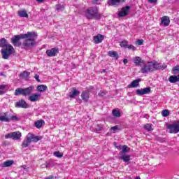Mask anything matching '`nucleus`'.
Returning <instances> with one entry per match:
<instances>
[{"instance_id": "4", "label": "nucleus", "mask_w": 179, "mask_h": 179, "mask_svg": "<svg viewBox=\"0 0 179 179\" xmlns=\"http://www.w3.org/2000/svg\"><path fill=\"white\" fill-rule=\"evenodd\" d=\"M85 15L87 19H94L99 16V9L97 7H90L85 10Z\"/></svg>"}, {"instance_id": "13", "label": "nucleus", "mask_w": 179, "mask_h": 179, "mask_svg": "<svg viewBox=\"0 0 179 179\" xmlns=\"http://www.w3.org/2000/svg\"><path fill=\"white\" fill-rule=\"evenodd\" d=\"M161 24L162 26H164V27H167V26L170 25V17L169 16H163L161 18Z\"/></svg>"}, {"instance_id": "48", "label": "nucleus", "mask_w": 179, "mask_h": 179, "mask_svg": "<svg viewBox=\"0 0 179 179\" xmlns=\"http://www.w3.org/2000/svg\"><path fill=\"white\" fill-rule=\"evenodd\" d=\"M34 78L36 79V80H37V82H40V76H38V74H36Z\"/></svg>"}, {"instance_id": "29", "label": "nucleus", "mask_w": 179, "mask_h": 179, "mask_svg": "<svg viewBox=\"0 0 179 179\" xmlns=\"http://www.w3.org/2000/svg\"><path fill=\"white\" fill-rule=\"evenodd\" d=\"M108 55L112 58H118V53L115 51H109Z\"/></svg>"}, {"instance_id": "21", "label": "nucleus", "mask_w": 179, "mask_h": 179, "mask_svg": "<svg viewBox=\"0 0 179 179\" xmlns=\"http://www.w3.org/2000/svg\"><path fill=\"white\" fill-rule=\"evenodd\" d=\"M18 16H20V17H29V14H27L26 10H20L18 11Z\"/></svg>"}, {"instance_id": "49", "label": "nucleus", "mask_w": 179, "mask_h": 179, "mask_svg": "<svg viewBox=\"0 0 179 179\" xmlns=\"http://www.w3.org/2000/svg\"><path fill=\"white\" fill-rule=\"evenodd\" d=\"M6 87L5 85H0V90H4V89Z\"/></svg>"}, {"instance_id": "10", "label": "nucleus", "mask_w": 179, "mask_h": 179, "mask_svg": "<svg viewBox=\"0 0 179 179\" xmlns=\"http://www.w3.org/2000/svg\"><path fill=\"white\" fill-rule=\"evenodd\" d=\"M41 136H34L31 133H29L27 136V141H29V142H38V141H41Z\"/></svg>"}, {"instance_id": "22", "label": "nucleus", "mask_w": 179, "mask_h": 179, "mask_svg": "<svg viewBox=\"0 0 179 179\" xmlns=\"http://www.w3.org/2000/svg\"><path fill=\"white\" fill-rule=\"evenodd\" d=\"M20 40V36H14L13 38H11V43L13 45H18L19 41Z\"/></svg>"}, {"instance_id": "27", "label": "nucleus", "mask_w": 179, "mask_h": 179, "mask_svg": "<svg viewBox=\"0 0 179 179\" xmlns=\"http://www.w3.org/2000/svg\"><path fill=\"white\" fill-rule=\"evenodd\" d=\"M120 1H108V6H115L117 7L120 5Z\"/></svg>"}, {"instance_id": "16", "label": "nucleus", "mask_w": 179, "mask_h": 179, "mask_svg": "<svg viewBox=\"0 0 179 179\" xmlns=\"http://www.w3.org/2000/svg\"><path fill=\"white\" fill-rule=\"evenodd\" d=\"M0 121L2 122H9V113L6 112L0 114Z\"/></svg>"}, {"instance_id": "51", "label": "nucleus", "mask_w": 179, "mask_h": 179, "mask_svg": "<svg viewBox=\"0 0 179 179\" xmlns=\"http://www.w3.org/2000/svg\"><path fill=\"white\" fill-rule=\"evenodd\" d=\"M2 94H5V91L3 90H0V96H2Z\"/></svg>"}, {"instance_id": "32", "label": "nucleus", "mask_w": 179, "mask_h": 179, "mask_svg": "<svg viewBox=\"0 0 179 179\" xmlns=\"http://www.w3.org/2000/svg\"><path fill=\"white\" fill-rule=\"evenodd\" d=\"M29 75H30V73H29L27 71H24V72L20 73V76L22 79H27L29 78Z\"/></svg>"}, {"instance_id": "17", "label": "nucleus", "mask_w": 179, "mask_h": 179, "mask_svg": "<svg viewBox=\"0 0 179 179\" xmlns=\"http://www.w3.org/2000/svg\"><path fill=\"white\" fill-rule=\"evenodd\" d=\"M46 54L48 57H55L58 54V49L54 48L50 50H46Z\"/></svg>"}, {"instance_id": "26", "label": "nucleus", "mask_w": 179, "mask_h": 179, "mask_svg": "<svg viewBox=\"0 0 179 179\" xmlns=\"http://www.w3.org/2000/svg\"><path fill=\"white\" fill-rule=\"evenodd\" d=\"M141 81V79L138 80H134L131 82V83L129 85V87H138L139 86V82Z\"/></svg>"}, {"instance_id": "47", "label": "nucleus", "mask_w": 179, "mask_h": 179, "mask_svg": "<svg viewBox=\"0 0 179 179\" xmlns=\"http://www.w3.org/2000/svg\"><path fill=\"white\" fill-rule=\"evenodd\" d=\"M159 68L157 69H166V68H167V65L166 64H163L162 66H160V64H159Z\"/></svg>"}, {"instance_id": "52", "label": "nucleus", "mask_w": 179, "mask_h": 179, "mask_svg": "<svg viewBox=\"0 0 179 179\" xmlns=\"http://www.w3.org/2000/svg\"><path fill=\"white\" fill-rule=\"evenodd\" d=\"M45 179H54V176H48L45 178Z\"/></svg>"}, {"instance_id": "20", "label": "nucleus", "mask_w": 179, "mask_h": 179, "mask_svg": "<svg viewBox=\"0 0 179 179\" xmlns=\"http://www.w3.org/2000/svg\"><path fill=\"white\" fill-rule=\"evenodd\" d=\"M8 120H9V122H10V121H13V122L20 121V118H19V117H17V115H12L10 113H9Z\"/></svg>"}, {"instance_id": "37", "label": "nucleus", "mask_w": 179, "mask_h": 179, "mask_svg": "<svg viewBox=\"0 0 179 179\" xmlns=\"http://www.w3.org/2000/svg\"><path fill=\"white\" fill-rule=\"evenodd\" d=\"M55 9L56 10H57L58 12H59L60 10H64V4H58L55 6Z\"/></svg>"}, {"instance_id": "8", "label": "nucleus", "mask_w": 179, "mask_h": 179, "mask_svg": "<svg viewBox=\"0 0 179 179\" xmlns=\"http://www.w3.org/2000/svg\"><path fill=\"white\" fill-rule=\"evenodd\" d=\"M20 138H22V133L20 131H14L13 133L7 134L5 135L6 139L17 140L20 139Z\"/></svg>"}, {"instance_id": "28", "label": "nucleus", "mask_w": 179, "mask_h": 179, "mask_svg": "<svg viewBox=\"0 0 179 179\" xmlns=\"http://www.w3.org/2000/svg\"><path fill=\"white\" fill-rule=\"evenodd\" d=\"M112 114L113 117H121V112H120L118 109H113L112 110Z\"/></svg>"}, {"instance_id": "54", "label": "nucleus", "mask_w": 179, "mask_h": 179, "mask_svg": "<svg viewBox=\"0 0 179 179\" xmlns=\"http://www.w3.org/2000/svg\"><path fill=\"white\" fill-rule=\"evenodd\" d=\"M135 179H141V177L137 176V177H136V178H135Z\"/></svg>"}, {"instance_id": "46", "label": "nucleus", "mask_w": 179, "mask_h": 179, "mask_svg": "<svg viewBox=\"0 0 179 179\" xmlns=\"http://www.w3.org/2000/svg\"><path fill=\"white\" fill-rule=\"evenodd\" d=\"M106 92L100 91V92H99V96H101V97H103V96H106Z\"/></svg>"}, {"instance_id": "19", "label": "nucleus", "mask_w": 179, "mask_h": 179, "mask_svg": "<svg viewBox=\"0 0 179 179\" xmlns=\"http://www.w3.org/2000/svg\"><path fill=\"white\" fill-rule=\"evenodd\" d=\"M89 91H83L81 94V98L85 102L89 101Z\"/></svg>"}, {"instance_id": "1", "label": "nucleus", "mask_w": 179, "mask_h": 179, "mask_svg": "<svg viewBox=\"0 0 179 179\" xmlns=\"http://www.w3.org/2000/svg\"><path fill=\"white\" fill-rule=\"evenodd\" d=\"M22 38H27L22 43L24 48L27 50V48H31L36 45V38H37V34L36 32H27V34L21 35Z\"/></svg>"}, {"instance_id": "36", "label": "nucleus", "mask_w": 179, "mask_h": 179, "mask_svg": "<svg viewBox=\"0 0 179 179\" xmlns=\"http://www.w3.org/2000/svg\"><path fill=\"white\" fill-rule=\"evenodd\" d=\"M53 155L55 156V157H58L59 159H61L64 156V153L60 152L59 151H55L53 152Z\"/></svg>"}, {"instance_id": "31", "label": "nucleus", "mask_w": 179, "mask_h": 179, "mask_svg": "<svg viewBox=\"0 0 179 179\" xmlns=\"http://www.w3.org/2000/svg\"><path fill=\"white\" fill-rule=\"evenodd\" d=\"M120 45L122 48H127L128 45H129L128 41H127V40L122 41L121 42H120Z\"/></svg>"}, {"instance_id": "33", "label": "nucleus", "mask_w": 179, "mask_h": 179, "mask_svg": "<svg viewBox=\"0 0 179 179\" xmlns=\"http://www.w3.org/2000/svg\"><path fill=\"white\" fill-rule=\"evenodd\" d=\"M156 1H148L145 3L147 8H152V6H155L156 5Z\"/></svg>"}, {"instance_id": "45", "label": "nucleus", "mask_w": 179, "mask_h": 179, "mask_svg": "<svg viewBox=\"0 0 179 179\" xmlns=\"http://www.w3.org/2000/svg\"><path fill=\"white\" fill-rule=\"evenodd\" d=\"M102 129H103V125L98 124L97 127L96 128V131H101Z\"/></svg>"}, {"instance_id": "53", "label": "nucleus", "mask_w": 179, "mask_h": 179, "mask_svg": "<svg viewBox=\"0 0 179 179\" xmlns=\"http://www.w3.org/2000/svg\"><path fill=\"white\" fill-rule=\"evenodd\" d=\"M176 78L178 79V82H179V74L178 76H176Z\"/></svg>"}, {"instance_id": "38", "label": "nucleus", "mask_w": 179, "mask_h": 179, "mask_svg": "<svg viewBox=\"0 0 179 179\" xmlns=\"http://www.w3.org/2000/svg\"><path fill=\"white\" fill-rule=\"evenodd\" d=\"M162 117H169L170 115V111L169 110H164L162 112Z\"/></svg>"}, {"instance_id": "35", "label": "nucleus", "mask_w": 179, "mask_h": 179, "mask_svg": "<svg viewBox=\"0 0 179 179\" xmlns=\"http://www.w3.org/2000/svg\"><path fill=\"white\" fill-rule=\"evenodd\" d=\"M119 148L123 153H127V152L129 151V148L127 145H120Z\"/></svg>"}, {"instance_id": "2", "label": "nucleus", "mask_w": 179, "mask_h": 179, "mask_svg": "<svg viewBox=\"0 0 179 179\" xmlns=\"http://www.w3.org/2000/svg\"><path fill=\"white\" fill-rule=\"evenodd\" d=\"M0 47H1L3 49H1V55L3 59H8L9 58V56L13 52V46L10 44H8V41H6V39L1 38L0 40Z\"/></svg>"}, {"instance_id": "34", "label": "nucleus", "mask_w": 179, "mask_h": 179, "mask_svg": "<svg viewBox=\"0 0 179 179\" xmlns=\"http://www.w3.org/2000/svg\"><path fill=\"white\" fill-rule=\"evenodd\" d=\"M169 80L171 83H176L178 82V80L177 78V76H170Z\"/></svg>"}, {"instance_id": "50", "label": "nucleus", "mask_w": 179, "mask_h": 179, "mask_svg": "<svg viewBox=\"0 0 179 179\" xmlns=\"http://www.w3.org/2000/svg\"><path fill=\"white\" fill-rule=\"evenodd\" d=\"M123 63H124V65L127 64H128V59H124L123 60Z\"/></svg>"}, {"instance_id": "11", "label": "nucleus", "mask_w": 179, "mask_h": 179, "mask_svg": "<svg viewBox=\"0 0 179 179\" xmlns=\"http://www.w3.org/2000/svg\"><path fill=\"white\" fill-rule=\"evenodd\" d=\"M41 97V94L34 93L29 95V96L28 97V100H29V101H31L32 103H35V101H38Z\"/></svg>"}, {"instance_id": "18", "label": "nucleus", "mask_w": 179, "mask_h": 179, "mask_svg": "<svg viewBox=\"0 0 179 179\" xmlns=\"http://www.w3.org/2000/svg\"><path fill=\"white\" fill-rule=\"evenodd\" d=\"M78 94H80V92L79 90H76V88L73 87L71 91L69 92V97L71 99H73L76 97Z\"/></svg>"}, {"instance_id": "42", "label": "nucleus", "mask_w": 179, "mask_h": 179, "mask_svg": "<svg viewBox=\"0 0 179 179\" xmlns=\"http://www.w3.org/2000/svg\"><path fill=\"white\" fill-rule=\"evenodd\" d=\"M136 45H143V39H138L135 42Z\"/></svg>"}, {"instance_id": "55", "label": "nucleus", "mask_w": 179, "mask_h": 179, "mask_svg": "<svg viewBox=\"0 0 179 179\" xmlns=\"http://www.w3.org/2000/svg\"><path fill=\"white\" fill-rule=\"evenodd\" d=\"M36 1H44V0H36Z\"/></svg>"}, {"instance_id": "6", "label": "nucleus", "mask_w": 179, "mask_h": 179, "mask_svg": "<svg viewBox=\"0 0 179 179\" xmlns=\"http://www.w3.org/2000/svg\"><path fill=\"white\" fill-rule=\"evenodd\" d=\"M168 129L170 134H178L179 132V120L168 125Z\"/></svg>"}, {"instance_id": "9", "label": "nucleus", "mask_w": 179, "mask_h": 179, "mask_svg": "<svg viewBox=\"0 0 179 179\" xmlns=\"http://www.w3.org/2000/svg\"><path fill=\"white\" fill-rule=\"evenodd\" d=\"M15 106L17 108H29V103H26L24 99H21L17 101Z\"/></svg>"}, {"instance_id": "56", "label": "nucleus", "mask_w": 179, "mask_h": 179, "mask_svg": "<svg viewBox=\"0 0 179 179\" xmlns=\"http://www.w3.org/2000/svg\"><path fill=\"white\" fill-rule=\"evenodd\" d=\"M149 1H157V0H149Z\"/></svg>"}, {"instance_id": "30", "label": "nucleus", "mask_w": 179, "mask_h": 179, "mask_svg": "<svg viewBox=\"0 0 179 179\" xmlns=\"http://www.w3.org/2000/svg\"><path fill=\"white\" fill-rule=\"evenodd\" d=\"M120 159H122L123 162H124L125 163H128V162H129L131 160V156L124 155L122 157H120Z\"/></svg>"}, {"instance_id": "40", "label": "nucleus", "mask_w": 179, "mask_h": 179, "mask_svg": "<svg viewBox=\"0 0 179 179\" xmlns=\"http://www.w3.org/2000/svg\"><path fill=\"white\" fill-rule=\"evenodd\" d=\"M30 143H31V142L29 141L27 139L24 141L22 146V148H27V146H29V145H30Z\"/></svg>"}, {"instance_id": "7", "label": "nucleus", "mask_w": 179, "mask_h": 179, "mask_svg": "<svg viewBox=\"0 0 179 179\" xmlns=\"http://www.w3.org/2000/svg\"><path fill=\"white\" fill-rule=\"evenodd\" d=\"M131 13V6H126L121 8V10L118 13L119 17H125V16H128Z\"/></svg>"}, {"instance_id": "25", "label": "nucleus", "mask_w": 179, "mask_h": 179, "mask_svg": "<svg viewBox=\"0 0 179 179\" xmlns=\"http://www.w3.org/2000/svg\"><path fill=\"white\" fill-rule=\"evenodd\" d=\"M13 160H8L1 164V167H10L13 164Z\"/></svg>"}, {"instance_id": "39", "label": "nucleus", "mask_w": 179, "mask_h": 179, "mask_svg": "<svg viewBox=\"0 0 179 179\" xmlns=\"http://www.w3.org/2000/svg\"><path fill=\"white\" fill-rule=\"evenodd\" d=\"M145 129L147 131H153V127L151 124H147L144 126Z\"/></svg>"}, {"instance_id": "12", "label": "nucleus", "mask_w": 179, "mask_h": 179, "mask_svg": "<svg viewBox=\"0 0 179 179\" xmlns=\"http://www.w3.org/2000/svg\"><path fill=\"white\" fill-rule=\"evenodd\" d=\"M150 92V87L141 88L136 90L138 96H143V94H149Z\"/></svg>"}, {"instance_id": "3", "label": "nucleus", "mask_w": 179, "mask_h": 179, "mask_svg": "<svg viewBox=\"0 0 179 179\" xmlns=\"http://www.w3.org/2000/svg\"><path fill=\"white\" fill-rule=\"evenodd\" d=\"M141 68V73H149V72H153V71L159 69V66L157 62H148L147 63L144 62Z\"/></svg>"}, {"instance_id": "15", "label": "nucleus", "mask_w": 179, "mask_h": 179, "mask_svg": "<svg viewBox=\"0 0 179 179\" xmlns=\"http://www.w3.org/2000/svg\"><path fill=\"white\" fill-rule=\"evenodd\" d=\"M133 62L135 64L136 66H142L145 61L142 60V58L137 56L133 58Z\"/></svg>"}, {"instance_id": "23", "label": "nucleus", "mask_w": 179, "mask_h": 179, "mask_svg": "<svg viewBox=\"0 0 179 179\" xmlns=\"http://www.w3.org/2000/svg\"><path fill=\"white\" fill-rule=\"evenodd\" d=\"M45 124V122H44L43 120H37L35 122V127L36 128H38V129H40V128H41V127H43V125H44Z\"/></svg>"}, {"instance_id": "41", "label": "nucleus", "mask_w": 179, "mask_h": 179, "mask_svg": "<svg viewBox=\"0 0 179 179\" xmlns=\"http://www.w3.org/2000/svg\"><path fill=\"white\" fill-rule=\"evenodd\" d=\"M118 130V126H114L110 128V134H115V131Z\"/></svg>"}, {"instance_id": "24", "label": "nucleus", "mask_w": 179, "mask_h": 179, "mask_svg": "<svg viewBox=\"0 0 179 179\" xmlns=\"http://www.w3.org/2000/svg\"><path fill=\"white\" fill-rule=\"evenodd\" d=\"M48 87L45 85H41L37 87L38 92H40V93H44L45 90H47Z\"/></svg>"}, {"instance_id": "43", "label": "nucleus", "mask_w": 179, "mask_h": 179, "mask_svg": "<svg viewBox=\"0 0 179 179\" xmlns=\"http://www.w3.org/2000/svg\"><path fill=\"white\" fill-rule=\"evenodd\" d=\"M127 48L128 50H131V51H136V47L133 45H128Z\"/></svg>"}, {"instance_id": "14", "label": "nucleus", "mask_w": 179, "mask_h": 179, "mask_svg": "<svg viewBox=\"0 0 179 179\" xmlns=\"http://www.w3.org/2000/svg\"><path fill=\"white\" fill-rule=\"evenodd\" d=\"M93 40L95 44H100L104 40V36L99 34L93 37Z\"/></svg>"}, {"instance_id": "44", "label": "nucleus", "mask_w": 179, "mask_h": 179, "mask_svg": "<svg viewBox=\"0 0 179 179\" xmlns=\"http://www.w3.org/2000/svg\"><path fill=\"white\" fill-rule=\"evenodd\" d=\"M173 73L175 74L179 73V66H175L173 69Z\"/></svg>"}, {"instance_id": "57", "label": "nucleus", "mask_w": 179, "mask_h": 179, "mask_svg": "<svg viewBox=\"0 0 179 179\" xmlns=\"http://www.w3.org/2000/svg\"><path fill=\"white\" fill-rule=\"evenodd\" d=\"M110 1H115V0H110Z\"/></svg>"}, {"instance_id": "5", "label": "nucleus", "mask_w": 179, "mask_h": 179, "mask_svg": "<svg viewBox=\"0 0 179 179\" xmlns=\"http://www.w3.org/2000/svg\"><path fill=\"white\" fill-rule=\"evenodd\" d=\"M33 86L24 89L17 88L15 91V96H19V94H22V96H30L33 92Z\"/></svg>"}]
</instances>
